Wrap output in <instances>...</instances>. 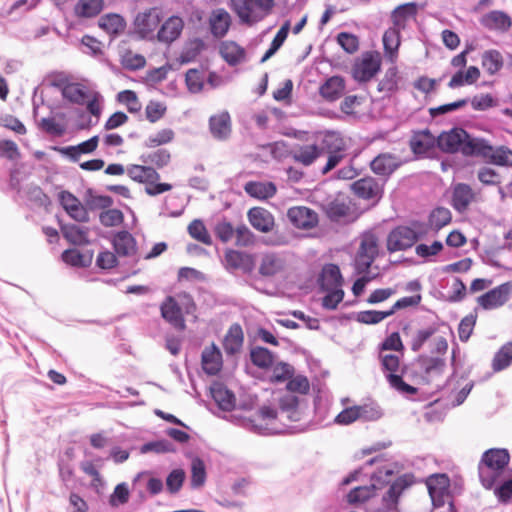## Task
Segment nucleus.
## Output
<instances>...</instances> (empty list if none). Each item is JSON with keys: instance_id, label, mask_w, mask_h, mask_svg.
I'll return each instance as SVG.
<instances>
[{"instance_id": "nucleus-27", "label": "nucleus", "mask_w": 512, "mask_h": 512, "mask_svg": "<svg viewBox=\"0 0 512 512\" xmlns=\"http://www.w3.org/2000/svg\"><path fill=\"white\" fill-rule=\"evenodd\" d=\"M113 247L118 256L132 257L137 252L136 240L128 231H120L115 234Z\"/></svg>"}, {"instance_id": "nucleus-2", "label": "nucleus", "mask_w": 512, "mask_h": 512, "mask_svg": "<svg viewBox=\"0 0 512 512\" xmlns=\"http://www.w3.org/2000/svg\"><path fill=\"white\" fill-rule=\"evenodd\" d=\"M382 370L391 388L404 396L417 393V388L409 384V373L400 365V358L393 354H381Z\"/></svg>"}, {"instance_id": "nucleus-35", "label": "nucleus", "mask_w": 512, "mask_h": 512, "mask_svg": "<svg viewBox=\"0 0 512 512\" xmlns=\"http://www.w3.org/2000/svg\"><path fill=\"white\" fill-rule=\"evenodd\" d=\"M285 265L284 259L277 253H265L261 258L259 273L262 276H274L283 270Z\"/></svg>"}, {"instance_id": "nucleus-46", "label": "nucleus", "mask_w": 512, "mask_h": 512, "mask_svg": "<svg viewBox=\"0 0 512 512\" xmlns=\"http://www.w3.org/2000/svg\"><path fill=\"white\" fill-rule=\"evenodd\" d=\"M103 9V0H79L75 6V13L79 17L91 18L98 15Z\"/></svg>"}, {"instance_id": "nucleus-47", "label": "nucleus", "mask_w": 512, "mask_h": 512, "mask_svg": "<svg viewBox=\"0 0 512 512\" xmlns=\"http://www.w3.org/2000/svg\"><path fill=\"white\" fill-rule=\"evenodd\" d=\"M99 26L107 33L117 35L124 30L125 22L118 14H108L100 18Z\"/></svg>"}, {"instance_id": "nucleus-51", "label": "nucleus", "mask_w": 512, "mask_h": 512, "mask_svg": "<svg viewBox=\"0 0 512 512\" xmlns=\"http://www.w3.org/2000/svg\"><path fill=\"white\" fill-rule=\"evenodd\" d=\"M206 481V468L202 459L195 457L191 463V486L200 488Z\"/></svg>"}, {"instance_id": "nucleus-52", "label": "nucleus", "mask_w": 512, "mask_h": 512, "mask_svg": "<svg viewBox=\"0 0 512 512\" xmlns=\"http://www.w3.org/2000/svg\"><path fill=\"white\" fill-rule=\"evenodd\" d=\"M478 472L480 482L486 489H491L503 473L482 463H479Z\"/></svg>"}, {"instance_id": "nucleus-17", "label": "nucleus", "mask_w": 512, "mask_h": 512, "mask_svg": "<svg viewBox=\"0 0 512 512\" xmlns=\"http://www.w3.org/2000/svg\"><path fill=\"white\" fill-rule=\"evenodd\" d=\"M202 368L209 375H216L222 368V354L220 349L212 343L202 351Z\"/></svg>"}, {"instance_id": "nucleus-25", "label": "nucleus", "mask_w": 512, "mask_h": 512, "mask_svg": "<svg viewBox=\"0 0 512 512\" xmlns=\"http://www.w3.org/2000/svg\"><path fill=\"white\" fill-rule=\"evenodd\" d=\"M509 461L510 454L508 450L491 448L483 453L480 463L503 472Z\"/></svg>"}, {"instance_id": "nucleus-8", "label": "nucleus", "mask_w": 512, "mask_h": 512, "mask_svg": "<svg viewBox=\"0 0 512 512\" xmlns=\"http://www.w3.org/2000/svg\"><path fill=\"white\" fill-rule=\"evenodd\" d=\"M223 264L230 273L250 274L255 268L254 257L251 254L232 249L225 252Z\"/></svg>"}, {"instance_id": "nucleus-59", "label": "nucleus", "mask_w": 512, "mask_h": 512, "mask_svg": "<svg viewBox=\"0 0 512 512\" xmlns=\"http://www.w3.org/2000/svg\"><path fill=\"white\" fill-rule=\"evenodd\" d=\"M62 260L76 267H86L90 263V259L86 258L76 249H68L62 253Z\"/></svg>"}, {"instance_id": "nucleus-5", "label": "nucleus", "mask_w": 512, "mask_h": 512, "mask_svg": "<svg viewBox=\"0 0 512 512\" xmlns=\"http://www.w3.org/2000/svg\"><path fill=\"white\" fill-rule=\"evenodd\" d=\"M427 489L434 508L443 507L448 503L449 511L454 512L450 493V479L446 474H433L426 480Z\"/></svg>"}, {"instance_id": "nucleus-33", "label": "nucleus", "mask_w": 512, "mask_h": 512, "mask_svg": "<svg viewBox=\"0 0 512 512\" xmlns=\"http://www.w3.org/2000/svg\"><path fill=\"white\" fill-rule=\"evenodd\" d=\"M399 165L397 157L388 153L378 155L370 164L372 171L381 176H389Z\"/></svg>"}, {"instance_id": "nucleus-12", "label": "nucleus", "mask_w": 512, "mask_h": 512, "mask_svg": "<svg viewBox=\"0 0 512 512\" xmlns=\"http://www.w3.org/2000/svg\"><path fill=\"white\" fill-rule=\"evenodd\" d=\"M287 217L297 228L309 229L318 223V215L312 209L305 206H295L288 209Z\"/></svg>"}, {"instance_id": "nucleus-56", "label": "nucleus", "mask_w": 512, "mask_h": 512, "mask_svg": "<svg viewBox=\"0 0 512 512\" xmlns=\"http://www.w3.org/2000/svg\"><path fill=\"white\" fill-rule=\"evenodd\" d=\"M170 159L171 155L167 149H158L152 153L141 156L143 163H151L158 168L166 166L170 162Z\"/></svg>"}, {"instance_id": "nucleus-58", "label": "nucleus", "mask_w": 512, "mask_h": 512, "mask_svg": "<svg viewBox=\"0 0 512 512\" xmlns=\"http://www.w3.org/2000/svg\"><path fill=\"white\" fill-rule=\"evenodd\" d=\"M337 42L342 47V49L349 54L355 53L359 48V39L352 33H339L337 35Z\"/></svg>"}, {"instance_id": "nucleus-4", "label": "nucleus", "mask_w": 512, "mask_h": 512, "mask_svg": "<svg viewBox=\"0 0 512 512\" xmlns=\"http://www.w3.org/2000/svg\"><path fill=\"white\" fill-rule=\"evenodd\" d=\"M234 12L242 23L252 25L264 19L271 11L273 0H231Z\"/></svg>"}, {"instance_id": "nucleus-13", "label": "nucleus", "mask_w": 512, "mask_h": 512, "mask_svg": "<svg viewBox=\"0 0 512 512\" xmlns=\"http://www.w3.org/2000/svg\"><path fill=\"white\" fill-rule=\"evenodd\" d=\"M161 316L176 330H184L186 327L182 309L172 296H168L160 306Z\"/></svg>"}, {"instance_id": "nucleus-55", "label": "nucleus", "mask_w": 512, "mask_h": 512, "mask_svg": "<svg viewBox=\"0 0 512 512\" xmlns=\"http://www.w3.org/2000/svg\"><path fill=\"white\" fill-rule=\"evenodd\" d=\"M190 236L206 245L212 243L211 237L204 226L203 222L199 219L193 220L188 226Z\"/></svg>"}, {"instance_id": "nucleus-48", "label": "nucleus", "mask_w": 512, "mask_h": 512, "mask_svg": "<svg viewBox=\"0 0 512 512\" xmlns=\"http://www.w3.org/2000/svg\"><path fill=\"white\" fill-rule=\"evenodd\" d=\"M322 280L327 289L340 288L343 279L339 267L335 264L326 265L322 271Z\"/></svg>"}, {"instance_id": "nucleus-32", "label": "nucleus", "mask_w": 512, "mask_h": 512, "mask_svg": "<svg viewBox=\"0 0 512 512\" xmlns=\"http://www.w3.org/2000/svg\"><path fill=\"white\" fill-rule=\"evenodd\" d=\"M399 30L388 28L383 34V47L386 58L395 63L398 57V49L401 44V36Z\"/></svg>"}, {"instance_id": "nucleus-24", "label": "nucleus", "mask_w": 512, "mask_h": 512, "mask_svg": "<svg viewBox=\"0 0 512 512\" xmlns=\"http://www.w3.org/2000/svg\"><path fill=\"white\" fill-rule=\"evenodd\" d=\"M481 24L489 30L507 32L512 26V21L507 13L494 10L482 17Z\"/></svg>"}, {"instance_id": "nucleus-49", "label": "nucleus", "mask_w": 512, "mask_h": 512, "mask_svg": "<svg viewBox=\"0 0 512 512\" xmlns=\"http://www.w3.org/2000/svg\"><path fill=\"white\" fill-rule=\"evenodd\" d=\"M393 315V311H376V310H366V311H360L356 314V321L359 323L367 324V325H374L378 324L387 317H390Z\"/></svg>"}, {"instance_id": "nucleus-15", "label": "nucleus", "mask_w": 512, "mask_h": 512, "mask_svg": "<svg viewBox=\"0 0 512 512\" xmlns=\"http://www.w3.org/2000/svg\"><path fill=\"white\" fill-rule=\"evenodd\" d=\"M482 142L488 149H485L484 154H474V157H482L487 159L489 163L498 166L512 165V150L505 146H500L494 150L493 146L487 140L482 138Z\"/></svg>"}, {"instance_id": "nucleus-10", "label": "nucleus", "mask_w": 512, "mask_h": 512, "mask_svg": "<svg viewBox=\"0 0 512 512\" xmlns=\"http://www.w3.org/2000/svg\"><path fill=\"white\" fill-rule=\"evenodd\" d=\"M478 192L469 184L457 183L452 187L451 206L458 213H465L477 201Z\"/></svg>"}, {"instance_id": "nucleus-40", "label": "nucleus", "mask_w": 512, "mask_h": 512, "mask_svg": "<svg viewBox=\"0 0 512 512\" xmlns=\"http://www.w3.org/2000/svg\"><path fill=\"white\" fill-rule=\"evenodd\" d=\"M245 192L257 199H267L275 195L276 186L272 182H254L245 184Z\"/></svg>"}, {"instance_id": "nucleus-43", "label": "nucleus", "mask_w": 512, "mask_h": 512, "mask_svg": "<svg viewBox=\"0 0 512 512\" xmlns=\"http://www.w3.org/2000/svg\"><path fill=\"white\" fill-rule=\"evenodd\" d=\"M512 364V342H507L495 353L492 360L494 372L507 369Z\"/></svg>"}, {"instance_id": "nucleus-63", "label": "nucleus", "mask_w": 512, "mask_h": 512, "mask_svg": "<svg viewBox=\"0 0 512 512\" xmlns=\"http://www.w3.org/2000/svg\"><path fill=\"white\" fill-rule=\"evenodd\" d=\"M129 500V487L123 482L118 484L110 496L109 503L113 507L124 505Z\"/></svg>"}, {"instance_id": "nucleus-6", "label": "nucleus", "mask_w": 512, "mask_h": 512, "mask_svg": "<svg viewBox=\"0 0 512 512\" xmlns=\"http://www.w3.org/2000/svg\"><path fill=\"white\" fill-rule=\"evenodd\" d=\"M393 470L389 468H379L371 475V484L369 486H358L352 489L347 495V501L350 504H358L366 501L373 496L376 489L382 488L390 482Z\"/></svg>"}, {"instance_id": "nucleus-36", "label": "nucleus", "mask_w": 512, "mask_h": 512, "mask_svg": "<svg viewBox=\"0 0 512 512\" xmlns=\"http://www.w3.org/2000/svg\"><path fill=\"white\" fill-rule=\"evenodd\" d=\"M61 232L64 238L73 245H86L90 241L88 239L89 229L76 224L61 225Z\"/></svg>"}, {"instance_id": "nucleus-30", "label": "nucleus", "mask_w": 512, "mask_h": 512, "mask_svg": "<svg viewBox=\"0 0 512 512\" xmlns=\"http://www.w3.org/2000/svg\"><path fill=\"white\" fill-rule=\"evenodd\" d=\"M128 176L139 183L152 185L160 179L159 173L150 166L129 165L126 169Z\"/></svg>"}, {"instance_id": "nucleus-57", "label": "nucleus", "mask_w": 512, "mask_h": 512, "mask_svg": "<svg viewBox=\"0 0 512 512\" xmlns=\"http://www.w3.org/2000/svg\"><path fill=\"white\" fill-rule=\"evenodd\" d=\"M38 127L45 133L61 137L65 133L64 125L58 123L53 117L42 118L38 122Z\"/></svg>"}, {"instance_id": "nucleus-19", "label": "nucleus", "mask_w": 512, "mask_h": 512, "mask_svg": "<svg viewBox=\"0 0 512 512\" xmlns=\"http://www.w3.org/2000/svg\"><path fill=\"white\" fill-rule=\"evenodd\" d=\"M437 146V138L429 130L415 133L410 139V148L416 155H427Z\"/></svg>"}, {"instance_id": "nucleus-45", "label": "nucleus", "mask_w": 512, "mask_h": 512, "mask_svg": "<svg viewBox=\"0 0 512 512\" xmlns=\"http://www.w3.org/2000/svg\"><path fill=\"white\" fill-rule=\"evenodd\" d=\"M321 156L326 153L340 152L343 150V141L335 132H327L317 144Z\"/></svg>"}, {"instance_id": "nucleus-23", "label": "nucleus", "mask_w": 512, "mask_h": 512, "mask_svg": "<svg viewBox=\"0 0 512 512\" xmlns=\"http://www.w3.org/2000/svg\"><path fill=\"white\" fill-rule=\"evenodd\" d=\"M419 364L423 373L422 380L426 383L441 376L445 368V361L437 357H421Z\"/></svg>"}, {"instance_id": "nucleus-61", "label": "nucleus", "mask_w": 512, "mask_h": 512, "mask_svg": "<svg viewBox=\"0 0 512 512\" xmlns=\"http://www.w3.org/2000/svg\"><path fill=\"white\" fill-rule=\"evenodd\" d=\"M99 220L105 227H114L123 222V213L119 209H107L100 213Z\"/></svg>"}, {"instance_id": "nucleus-39", "label": "nucleus", "mask_w": 512, "mask_h": 512, "mask_svg": "<svg viewBox=\"0 0 512 512\" xmlns=\"http://www.w3.org/2000/svg\"><path fill=\"white\" fill-rule=\"evenodd\" d=\"M275 359L276 355L265 347L256 346L250 350L252 364L260 369L271 368L275 363Z\"/></svg>"}, {"instance_id": "nucleus-62", "label": "nucleus", "mask_w": 512, "mask_h": 512, "mask_svg": "<svg viewBox=\"0 0 512 512\" xmlns=\"http://www.w3.org/2000/svg\"><path fill=\"white\" fill-rule=\"evenodd\" d=\"M185 480V472L182 469H174L166 478V486L171 494L177 493Z\"/></svg>"}, {"instance_id": "nucleus-31", "label": "nucleus", "mask_w": 512, "mask_h": 512, "mask_svg": "<svg viewBox=\"0 0 512 512\" xmlns=\"http://www.w3.org/2000/svg\"><path fill=\"white\" fill-rule=\"evenodd\" d=\"M417 13V5L415 3H406L396 7L392 14L391 19L393 22L392 28L399 31L404 30L408 21L413 19Z\"/></svg>"}, {"instance_id": "nucleus-44", "label": "nucleus", "mask_w": 512, "mask_h": 512, "mask_svg": "<svg viewBox=\"0 0 512 512\" xmlns=\"http://www.w3.org/2000/svg\"><path fill=\"white\" fill-rule=\"evenodd\" d=\"M452 214L448 208L437 207L429 215L428 230L433 229L439 231L451 222Z\"/></svg>"}, {"instance_id": "nucleus-28", "label": "nucleus", "mask_w": 512, "mask_h": 512, "mask_svg": "<svg viewBox=\"0 0 512 512\" xmlns=\"http://www.w3.org/2000/svg\"><path fill=\"white\" fill-rule=\"evenodd\" d=\"M210 31L216 38L224 37L231 25V17L224 9H216L209 18Z\"/></svg>"}, {"instance_id": "nucleus-50", "label": "nucleus", "mask_w": 512, "mask_h": 512, "mask_svg": "<svg viewBox=\"0 0 512 512\" xmlns=\"http://www.w3.org/2000/svg\"><path fill=\"white\" fill-rule=\"evenodd\" d=\"M358 252L376 257L378 255V238L372 231H366L360 236Z\"/></svg>"}, {"instance_id": "nucleus-22", "label": "nucleus", "mask_w": 512, "mask_h": 512, "mask_svg": "<svg viewBox=\"0 0 512 512\" xmlns=\"http://www.w3.org/2000/svg\"><path fill=\"white\" fill-rule=\"evenodd\" d=\"M244 342V334L242 327L235 323L232 324L224 339H223V348L227 355H236L238 354L242 347Z\"/></svg>"}, {"instance_id": "nucleus-38", "label": "nucleus", "mask_w": 512, "mask_h": 512, "mask_svg": "<svg viewBox=\"0 0 512 512\" xmlns=\"http://www.w3.org/2000/svg\"><path fill=\"white\" fill-rule=\"evenodd\" d=\"M220 55L231 66L241 63L245 58V50L236 42H223L220 46Z\"/></svg>"}, {"instance_id": "nucleus-9", "label": "nucleus", "mask_w": 512, "mask_h": 512, "mask_svg": "<svg viewBox=\"0 0 512 512\" xmlns=\"http://www.w3.org/2000/svg\"><path fill=\"white\" fill-rule=\"evenodd\" d=\"M512 292V281L503 283L477 298L479 306L484 310H493L503 306Z\"/></svg>"}, {"instance_id": "nucleus-60", "label": "nucleus", "mask_w": 512, "mask_h": 512, "mask_svg": "<svg viewBox=\"0 0 512 512\" xmlns=\"http://www.w3.org/2000/svg\"><path fill=\"white\" fill-rule=\"evenodd\" d=\"M117 100L126 104L130 113H137L141 109V104L138 101L137 95L134 91L124 90L118 93Z\"/></svg>"}, {"instance_id": "nucleus-34", "label": "nucleus", "mask_w": 512, "mask_h": 512, "mask_svg": "<svg viewBox=\"0 0 512 512\" xmlns=\"http://www.w3.org/2000/svg\"><path fill=\"white\" fill-rule=\"evenodd\" d=\"M183 29V21L179 17H170L158 31L160 42L171 43L179 37Z\"/></svg>"}, {"instance_id": "nucleus-20", "label": "nucleus", "mask_w": 512, "mask_h": 512, "mask_svg": "<svg viewBox=\"0 0 512 512\" xmlns=\"http://www.w3.org/2000/svg\"><path fill=\"white\" fill-rule=\"evenodd\" d=\"M210 132L214 138L227 139L231 133V117L227 111L212 115L209 119Z\"/></svg>"}, {"instance_id": "nucleus-21", "label": "nucleus", "mask_w": 512, "mask_h": 512, "mask_svg": "<svg viewBox=\"0 0 512 512\" xmlns=\"http://www.w3.org/2000/svg\"><path fill=\"white\" fill-rule=\"evenodd\" d=\"M210 393L218 407L230 411L235 406L234 394L221 382L215 381L210 386Z\"/></svg>"}, {"instance_id": "nucleus-53", "label": "nucleus", "mask_w": 512, "mask_h": 512, "mask_svg": "<svg viewBox=\"0 0 512 512\" xmlns=\"http://www.w3.org/2000/svg\"><path fill=\"white\" fill-rule=\"evenodd\" d=\"M350 212V207L343 201L334 200L327 204L326 214L330 220L340 222Z\"/></svg>"}, {"instance_id": "nucleus-16", "label": "nucleus", "mask_w": 512, "mask_h": 512, "mask_svg": "<svg viewBox=\"0 0 512 512\" xmlns=\"http://www.w3.org/2000/svg\"><path fill=\"white\" fill-rule=\"evenodd\" d=\"M248 219L253 228L262 233H268L274 227L273 215L262 207L251 208L248 212Z\"/></svg>"}, {"instance_id": "nucleus-26", "label": "nucleus", "mask_w": 512, "mask_h": 512, "mask_svg": "<svg viewBox=\"0 0 512 512\" xmlns=\"http://www.w3.org/2000/svg\"><path fill=\"white\" fill-rule=\"evenodd\" d=\"M345 91V80L341 76L328 78L319 88L320 95L327 101L339 99Z\"/></svg>"}, {"instance_id": "nucleus-29", "label": "nucleus", "mask_w": 512, "mask_h": 512, "mask_svg": "<svg viewBox=\"0 0 512 512\" xmlns=\"http://www.w3.org/2000/svg\"><path fill=\"white\" fill-rule=\"evenodd\" d=\"M280 419H288L290 421H299L301 419V411L299 408V398L293 394H287L279 400Z\"/></svg>"}, {"instance_id": "nucleus-54", "label": "nucleus", "mask_w": 512, "mask_h": 512, "mask_svg": "<svg viewBox=\"0 0 512 512\" xmlns=\"http://www.w3.org/2000/svg\"><path fill=\"white\" fill-rule=\"evenodd\" d=\"M398 88V70L396 67H390L385 72L383 79L378 84L380 92L392 93Z\"/></svg>"}, {"instance_id": "nucleus-3", "label": "nucleus", "mask_w": 512, "mask_h": 512, "mask_svg": "<svg viewBox=\"0 0 512 512\" xmlns=\"http://www.w3.org/2000/svg\"><path fill=\"white\" fill-rule=\"evenodd\" d=\"M427 234L428 226L420 221H413L410 225L397 226L388 234L387 249L389 252L407 250Z\"/></svg>"}, {"instance_id": "nucleus-41", "label": "nucleus", "mask_w": 512, "mask_h": 512, "mask_svg": "<svg viewBox=\"0 0 512 512\" xmlns=\"http://www.w3.org/2000/svg\"><path fill=\"white\" fill-rule=\"evenodd\" d=\"M62 96L73 104L83 105L89 94L86 88L79 83H68L62 88Z\"/></svg>"}, {"instance_id": "nucleus-11", "label": "nucleus", "mask_w": 512, "mask_h": 512, "mask_svg": "<svg viewBox=\"0 0 512 512\" xmlns=\"http://www.w3.org/2000/svg\"><path fill=\"white\" fill-rule=\"evenodd\" d=\"M415 483V477L411 473H406L399 476L394 482L391 483L387 492L383 495V503L388 509H393L398 503V499L404 490L409 488Z\"/></svg>"}, {"instance_id": "nucleus-42", "label": "nucleus", "mask_w": 512, "mask_h": 512, "mask_svg": "<svg viewBox=\"0 0 512 512\" xmlns=\"http://www.w3.org/2000/svg\"><path fill=\"white\" fill-rule=\"evenodd\" d=\"M503 64V56L498 50L490 49L482 54V66L489 75L498 73Z\"/></svg>"}, {"instance_id": "nucleus-18", "label": "nucleus", "mask_w": 512, "mask_h": 512, "mask_svg": "<svg viewBox=\"0 0 512 512\" xmlns=\"http://www.w3.org/2000/svg\"><path fill=\"white\" fill-rule=\"evenodd\" d=\"M352 189L354 193L363 199L380 198L382 186L372 177H365L353 183Z\"/></svg>"}, {"instance_id": "nucleus-1", "label": "nucleus", "mask_w": 512, "mask_h": 512, "mask_svg": "<svg viewBox=\"0 0 512 512\" xmlns=\"http://www.w3.org/2000/svg\"><path fill=\"white\" fill-rule=\"evenodd\" d=\"M437 147L444 153H461L466 157H474V154H484L487 146L482 138L471 136L463 128H452L442 132L437 137Z\"/></svg>"}, {"instance_id": "nucleus-37", "label": "nucleus", "mask_w": 512, "mask_h": 512, "mask_svg": "<svg viewBox=\"0 0 512 512\" xmlns=\"http://www.w3.org/2000/svg\"><path fill=\"white\" fill-rule=\"evenodd\" d=\"M321 157L317 144L301 145L292 151V158L304 166H310Z\"/></svg>"}, {"instance_id": "nucleus-7", "label": "nucleus", "mask_w": 512, "mask_h": 512, "mask_svg": "<svg viewBox=\"0 0 512 512\" xmlns=\"http://www.w3.org/2000/svg\"><path fill=\"white\" fill-rule=\"evenodd\" d=\"M380 67L379 54L367 52L353 65L352 75L358 82H368L380 71Z\"/></svg>"}, {"instance_id": "nucleus-14", "label": "nucleus", "mask_w": 512, "mask_h": 512, "mask_svg": "<svg viewBox=\"0 0 512 512\" xmlns=\"http://www.w3.org/2000/svg\"><path fill=\"white\" fill-rule=\"evenodd\" d=\"M159 23L160 12L157 8H150L138 13L134 21L135 29L142 37H147L154 32Z\"/></svg>"}, {"instance_id": "nucleus-64", "label": "nucleus", "mask_w": 512, "mask_h": 512, "mask_svg": "<svg viewBox=\"0 0 512 512\" xmlns=\"http://www.w3.org/2000/svg\"><path fill=\"white\" fill-rule=\"evenodd\" d=\"M476 319H477L476 315L469 314V315L465 316L460 321L459 327H458V334H459V339L462 342H467L468 339L470 338V336L473 332L474 326L476 324Z\"/></svg>"}]
</instances>
